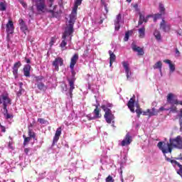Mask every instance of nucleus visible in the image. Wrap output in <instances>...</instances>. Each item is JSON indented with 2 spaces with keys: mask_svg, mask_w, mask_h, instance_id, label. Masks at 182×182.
<instances>
[{
  "mask_svg": "<svg viewBox=\"0 0 182 182\" xmlns=\"http://www.w3.org/2000/svg\"><path fill=\"white\" fill-rule=\"evenodd\" d=\"M159 150L162 151L164 154H167V153H171L173 149H178L182 150V137L178 135L176 138H171L169 142L165 143L163 141H159L157 144Z\"/></svg>",
  "mask_w": 182,
  "mask_h": 182,
  "instance_id": "f257e3e1",
  "label": "nucleus"
},
{
  "mask_svg": "<svg viewBox=\"0 0 182 182\" xmlns=\"http://www.w3.org/2000/svg\"><path fill=\"white\" fill-rule=\"evenodd\" d=\"M73 32H70L68 30H65L64 31L62 36L63 41L60 44V48H61V50H66V49H68V47H66V45H68V41H66V38H68V36H70V41H72V37L73 36Z\"/></svg>",
  "mask_w": 182,
  "mask_h": 182,
  "instance_id": "f03ea898",
  "label": "nucleus"
},
{
  "mask_svg": "<svg viewBox=\"0 0 182 182\" xmlns=\"http://www.w3.org/2000/svg\"><path fill=\"white\" fill-rule=\"evenodd\" d=\"M77 15V11H75L73 9L72 13L70 15V20L68 21V26L65 28V31H68L70 32H75V29L73 26L75 25V22H76V16Z\"/></svg>",
  "mask_w": 182,
  "mask_h": 182,
  "instance_id": "7ed1b4c3",
  "label": "nucleus"
},
{
  "mask_svg": "<svg viewBox=\"0 0 182 182\" xmlns=\"http://www.w3.org/2000/svg\"><path fill=\"white\" fill-rule=\"evenodd\" d=\"M1 97L2 99L3 109L6 110L9 105H12V100L9 97L8 92H4L1 94Z\"/></svg>",
  "mask_w": 182,
  "mask_h": 182,
  "instance_id": "20e7f679",
  "label": "nucleus"
},
{
  "mask_svg": "<svg viewBox=\"0 0 182 182\" xmlns=\"http://www.w3.org/2000/svg\"><path fill=\"white\" fill-rule=\"evenodd\" d=\"M93 117H91L90 114L87 116L88 120H96V119H100V117H102L100 109H99V107H97V105H95V109L93 111Z\"/></svg>",
  "mask_w": 182,
  "mask_h": 182,
  "instance_id": "39448f33",
  "label": "nucleus"
},
{
  "mask_svg": "<svg viewBox=\"0 0 182 182\" xmlns=\"http://www.w3.org/2000/svg\"><path fill=\"white\" fill-rule=\"evenodd\" d=\"M53 66H54L56 72H59V66H63V58L61 57H57L53 61Z\"/></svg>",
  "mask_w": 182,
  "mask_h": 182,
  "instance_id": "423d86ee",
  "label": "nucleus"
},
{
  "mask_svg": "<svg viewBox=\"0 0 182 182\" xmlns=\"http://www.w3.org/2000/svg\"><path fill=\"white\" fill-rule=\"evenodd\" d=\"M36 6L38 12H45V8H46L45 0H36Z\"/></svg>",
  "mask_w": 182,
  "mask_h": 182,
  "instance_id": "0eeeda50",
  "label": "nucleus"
},
{
  "mask_svg": "<svg viewBox=\"0 0 182 182\" xmlns=\"http://www.w3.org/2000/svg\"><path fill=\"white\" fill-rule=\"evenodd\" d=\"M105 114L104 117L105 119V122L108 123V124H110L113 120H114V114L112 113V111H104Z\"/></svg>",
  "mask_w": 182,
  "mask_h": 182,
  "instance_id": "6e6552de",
  "label": "nucleus"
},
{
  "mask_svg": "<svg viewBox=\"0 0 182 182\" xmlns=\"http://www.w3.org/2000/svg\"><path fill=\"white\" fill-rule=\"evenodd\" d=\"M133 141V139L132 138V136L130 135V133H127V134L124 136V139L121 142V146L122 147H124V146H129V144H131Z\"/></svg>",
  "mask_w": 182,
  "mask_h": 182,
  "instance_id": "1a4fd4ad",
  "label": "nucleus"
},
{
  "mask_svg": "<svg viewBox=\"0 0 182 182\" xmlns=\"http://www.w3.org/2000/svg\"><path fill=\"white\" fill-rule=\"evenodd\" d=\"M21 66H22V63H21V61H18L15 63L12 67V73L15 79H18V72Z\"/></svg>",
  "mask_w": 182,
  "mask_h": 182,
  "instance_id": "9d476101",
  "label": "nucleus"
},
{
  "mask_svg": "<svg viewBox=\"0 0 182 182\" xmlns=\"http://www.w3.org/2000/svg\"><path fill=\"white\" fill-rule=\"evenodd\" d=\"M6 28L8 35H12V33H14L15 27L14 26V22L12 21H9L8 23L6 25Z\"/></svg>",
  "mask_w": 182,
  "mask_h": 182,
  "instance_id": "9b49d317",
  "label": "nucleus"
},
{
  "mask_svg": "<svg viewBox=\"0 0 182 182\" xmlns=\"http://www.w3.org/2000/svg\"><path fill=\"white\" fill-rule=\"evenodd\" d=\"M67 80L68 82L70 89H69V93L70 97H72L73 95V90H75V79L73 78H67Z\"/></svg>",
  "mask_w": 182,
  "mask_h": 182,
  "instance_id": "f8f14e48",
  "label": "nucleus"
},
{
  "mask_svg": "<svg viewBox=\"0 0 182 182\" xmlns=\"http://www.w3.org/2000/svg\"><path fill=\"white\" fill-rule=\"evenodd\" d=\"M122 66L125 69L127 79V80H129V79H130V76H132V73L130 72V68H129V63H127L126 61H123Z\"/></svg>",
  "mask_w": 182,
  "mask_h": 182,
  "instance_id": "ddd939ff",
  "label": "nucleus"
},
{
  "mask_svg": "<svg viewBox=\"0 0 182 182\" xmlns=\"http://www.w3.org/2000/svg\"><path fill=\"white\" fill-rule=\"evenodd\" d=\"M132 49L134 52H137L138 56H143L144 55V50L136 44H132Z\"/></svg>",
  "mask_w": 182,
  "mask_h": 182,
  "instance_id": "4468645a",
  "label": "nucleus"
},
{
  "mask_svg": "<svg viewBox=\"0 0 182 182\" xmlns=\"http://www.w3.org/2000/svg\"><path fill=\"white\" fill-rule=\"evenodd\" d=\"M77 60H79V55L74 54L70 60V69H73V70L75 69V65H76Z\"/></svg>",
  "mask_w": 182,
  "mask_h": 182,
  "instance_id": "2eb2a0df",
  "label": "nucleus"
},
{
  "mask_svg": "<svg viewBox=\"0 0 182 182\" xmlns=\"http://www.w3.org/2000/svg\"><path fill=\"white\" fill-rule=\"evenodd\" d=\"M135 96L134 95L132 98H130L127 103L128 109H129L132 113H134V103H135Z\"/></svg>",
  "mask_w": 182,
  "mask_h": 182,
  "instance_id": "dca6fc26",
  "label": "nucleus"
},
{
  "mask_svg": "<svg viewBox=\"0 0 182 182\" xmlns=\"http://www.w3.org/2000/svg\"><path fill=\"white\" fill-rule=\"evenodd\" d=\"M170 24H166V21L162 19L160 23V29H162L164 32H168V31H170Z\"/></svg>",
  "mask_w": 182,
  "mask_h": 182,
  "instance_id": "f3484780",
  "label": "nucleus"
},
{
  "mask_svg": "<svg viewBox=\"0 0 182 182\" xmlns=\"http://www.w3.org/2000/svg\"><path fill=\"white\" fill-rule=\"evenodd\" d=\"M120 21H122V14H119L114 21L115 31L120 29Z\"/></svg>",
  "mask_w": 182,
  "mask_h": 182,
  "instance_id": "a211bd4d",
  "label": "nucleus"
},
{
  "mask_svg": "<svg viewBox=\"0 0 182 182\" xmlns=\"http://www.w3.org/2000/svg\"><path fill=\"white\" fill-rule=\"evenodd\" d=\"M113 107V104L110 103V102H107L106 104L102 105H101V109H102V110H104V112H110L112 111V109Z\"/></svg>",
  "mask_w": 182,
  "mask_h": 182,
  "instance_id": "6ab92c4d",
  "label": "nucleus"
},
{
  "mask_svg": "<svg viewBox=\"0 0 182 182\" xmlns=\"http://www.w3.org/2000/svg\"><path fill=\"white\" fill-rule=\"evenodd\" d=\"M31 65H25L23 68V75L26 77H31Z\"/></svg>",
  "mask_w": 182,
  "mask_h": 182,
  "instance_id": "aec40b11",
  "label": "nucleus"
},
{
  "mask_svg": "<svg viewBox=\"0 0 182 182\" xmlns=\"http://www.w3.org/2000/svg\"><path fill=\"white\" fill-rule=\"evenodd\" d=\"M38 90L41 92H46L48 90V85H45L43 82H38L36 84Z\"/></svg>",
  "mask_w": 182,
  "mask_h": 182,
  "instance_id": "412c9836",
  "label": "nucleus"
},
{
  "mask_svg": "<svg viewBox=\"0 0 182 182\" xmlns=\"http://www.w3.org/2000/svg\"><path fill=\"white\" fill-rule=\"evenodd\" d=\"M109 66L112 67L114 62H116V55L112 50H109Z\"/></svg>",
  "mask_w": 182,
  "mask_h": 182,
  "instance_id": "4be33fe9",
  "label": "nucleus"
},
{
  "mask_svg": "<svg viewBox=\"0 0 182 182\" xmlns=\"http://www.w3.org/2000/svg\"><path fill=\"white\" fill-rule=\"evenodd\" d=\"M58 8V6H54L53 10H48V12L51 14V18H58V15H59V12L56 11V9Z\"/></svg>",
  "mask_w": 182,
  "mask_h": 182,
  "instance_id": "5701e85b",
  "label": "nucleus"
},
{
  "mask_svg": "<svg viewBox=\"0 0 182 182\" xmlns=\"http://www.w3.org/2000/svg\"><path fill=\"white\" fill-rule=\"evenodd\" d=\"M139 38L143 39L146 36V28L144 26L138 30Z\"/></svg>",
  "mask_w": 182,
  "mask_h": 182,
  "instance_id": "b1692460",
  "label": "nucleus"
},
{
  "mask_svg": "<svg viewBox=\"0 0 182 182\" xmlns=\"http://www.w3.org/2000/svg\"><path fill=\"white\" fill-rule=\"evenodd\" d=\"M82 1L83 0H76L74 4L73 9L74 12H77V8L82 5Z\"/></svg>",
  "mask_w": 182,
  "mask_h": 182,
  "instance_id": "393cba45",
  "label": "nucleus"
},
{
  "mask_svg": "<svg viewBox=\"0 0 182 182\" xmlns=\"http://www.w3.org/2000/svg\"><path fill=\"white\" fill-rule=\"evenodd\" d=\"M153 68L154 69H159V71L161 72V68H163V63H161V61H158L153 65Z\"/></svg>",
  "mask_w": 182,
  "mask_h": 182,
  "instance_id": "a878e982",
  "label": "nucleus"
},
{
  "mask_svg": "<svg viewBox=\"0 0 182 182\" xmlns=\"http://www.w3.org/2000/svg\"><path fill=\"white\" fill-rule=\"evenodd\" d=\"M154 36H155L156 41H161V33H160V31H159L158 30L154 31Z\"/></svg>",
  "mask_w": 182,
  "mask_h": 182,
  "instance_id": "bb28decb",
  "label": "nucleus"
},
{
  "mask_svg": "<svg viewBox=\"0 0 182 182\" xmlns=\"http://www.w3.org/2000/svg\"><path fill=\"white\" fill-rule=\"evenodd\" d=\"M167 160H169L171 164H175L176 166H178V167H179V170L178 171H181V170L182 171V165L180 164V163H178L177 161L173 159L171 160L170 159H167Z\"/></svg>",
  "mask_w": 182,
  "mask_h": 182,
  "instance_id": "cd10ccee",
  "label": "nucleus"
},
{
  "mask_svg": "<svg viewBox=\"0 0 182 182\" xmlns=\"http://www.w3.org/2000/svg\"><path fill=\"white\" fill-rule=\"evenodd\" d=\"M28 137L34 139V140H36V134H35V132H33V129H28Z\"/></svg>",
  "mask_w": 182,
  "mask_h": 182,
  "instance_id": "c85d7f7f",
  "label": "nucleus"
},
{
  "mask_svg": "<svg viewBox=\"0 0 182 182\" xmlns=\"http://www.w3.org/2000/svg\"><path fill=\"white\" fill-rule=\"evenodd\" d=\"M4 116L8 120L9 119H14V114L8 113V108H6V110H4Z\"/></svg>",
  "mask_w": 182,
  "mask_h": 182,
  "instance_id": "c756f323",
  "label": "nucleus"
},
{
  "mask_svg": "<svg viewBox=\"0 0 182 182\" xmlns=\"http://www.w3.org/2000/svg\"><path fill=\"white\" fill-rule=\"evenodd\" d=\"M23 137L24 139V141L23 143V146H26V144H28L32 139L30 136H26V135H23Z\"/></svg>",
  "mask_w": 182,
  "mask_h": 182,
  "instance_id": "7c9ffc66",
  "label": "nucleus"
},
{
  "mask_svg": "<svg viewBox=\"0 0 182 182\" xmlns=\"http://www.w3.org/2000/svg\"><path fill=\"white\" fill-rule=\"evenodd\" d=\"M136 113V117L140 118V116L142 114L143 111L141 110V108H140L139 106H137V109L134 111Z\"/></svg>",
  "mask_w": 182,
  "mask_h": 182,
  "instance_id": "2f4dec72",
  "label": "nucleus"
},
{
  "mask_svg": "<svg viewBox=\"0 0 182 182\" xmlns=\"http://www.w3.org/2000/svg\"><path fill=\"white\" fill-rule=\"evenodd\" d=\"M159 11H160V14L159 15H164L165 11H166V8H164V6L163 5V4H159Z\"/></svg>",
  "mask_w": 182,
  "mask_h": 182,
  "instance_id": "473e14b6",
  "label": "nucleus"
},
{
  "mask_svg": "<svg viewBox=\"0 0 182 182\" xmlns=\"http://www.w3.org/2000/svg\"><path fill=\"white\" fill-rule=\"evenodd\" d=\"M145 17L141 14V13H139V20L138 21V25H143V22H144Z\"/></svg>",
  "mask_w": 182,
  "mask_h": 182,
  "instance_id": "72a5a7b5",
  "label": "nucleus"
},
{
  "mask_svg": "<svg viewBox=\"0 0 182 182\" xmlns=\"http://www.w3.org/2000/svg\"><path fill=\"white\" fill-rule=\"evenodd\" d=\"M37 122H38L41 124H49V122L43 118H38Z\"/></svg>",
  "mask_w": 182,
  "mask_h": 182,
  "instance_id": "f704fd0d",
  "label": "nucleus"
},
{
  "mask_svg": "<svg viewBox=\"0 0 182 182\" xmlns=\"http://www.w3.org/2000/svg\"><path fill=\"white\" fill-rule=\"evenodd\" d=\"M56 42V36L54 37H51L49 45H50V48H52V46H53V45Z\"/></svg>",
  "mask_w": 182,
  "mask_h": 182,
  "instance_id": "c9c22d12",
  "label": "nucleus"
},
{
  "mask_svg": "<svg viewBox=\"0 0 182 182\" xmlns=\"http://www.w3.org/2000/svg\"><path fill=\"white\" fill-rule=\"evenodd\" d=\"M0 11H6V3H0Z\"/></svg>",
  "mask_w": 182,
  "mask_h": 182,
  "instance_id": "e433bc0d",
  "label": "nucleus"
},
{
  "mask_svg": "<svg viewBox=\"0 0 182 182\" xmlns=\"http://www.w3.org/2000/svg\"><path fill=\"white\" fill-rule=\"evenodd\" d=\"M42 80H43V76H37L35 77L36 83H42Z\"/></svg>",
  "mask_w": 182,
  "mask_h": 182,
  "instance_id": "4c0bfd02",
  "label": "nucleus"
},
{
  "mask_svg": "<svg viewBox=\"0 0 182 182\" xmlns=\"http://www.w3.org/2000/svg\"><path fill=\"white\" fill-rule=\"evenodd\" d=\"M60 134H62V127H58L55 132V136L60 137Z\"/></svg>",
  "mask_w": 182,
  "mask_h": 182,
  "instance_id": "58836bf2",
  "label": "nucleus"
},
{
  "mask_svg": "<svg viewBox=\"0 0 182 182\" xmlns=\"http://www.w3.org/2000/svg\"><path fill=\"white\" fill-rule=\"evenodd\" d=\"M106 182H114V179H113V176L109 175L106 179H105Z\"/></svg>",
  "mask_w": 182,
  "mask_h": 182,
  "instance_id": "ea45409f",
  "label": "nucleus"
},
{
  "mask_svg": "<svg viewBox=\"0 0 182 182\" xmlns=\"http://www.w3.org/2000/svg\"><path fill=\"white\" fill-rule=\"evenodd\" d=\"M59 137L60 136H58L56 135L54 136L52 146H55V144H56V143H58V141L59 140Z\"/></svg>",
  "mask_w": 182,
  "mask_h": 182,
  "instance_id": "a19ab883",
  "label": "nucleus"
},
{
  "mask_svg": "<svg viewBox=\"0 0 182 182\" xmlns=\"http://www.w3.org/2000/svg\"><path fill=\"white\" fill-rule=\"evenodd\" d=\"M20 26H21L20 29L21 31H22V32H25V31H28V26H26V24H23Z\"/></svg>",
  "mask_w": 182,
  "mask_h": 182,
  "instance_id": "79ce46f5",
  "label": "nucleus"
},
{
  "mask_svg": "<svg viewBox=\"0 0 182 182\" xmlns=\"http://www.w3.org/2000/svg\"><path fill=\"white\" fill-rule=\"evenodd\" d=\"M161 18V14H156L154 17V22H156L157 19Z\"/></svg>",
  "mask_w": 182,
  "mask_h": 182,
  "instance_id": "37998d69",
  "label": "nucleus"
},
{
  "mask_svg": "<svg viewBox=\"0 0 182 182\" xmlns=\"http://www.w3.org/2000/svg\"><path fill=\"white\" fill-rule=\"evenodd\" d=\"M25 92V90L23 88H19L18 92H17V96L19 97L20 96H22V94Z\"/></svg>",
  "mask_w": 182,
  "mask_h": 182,
  "instance_id": "c03bdc74",
  "label": "nucleus"
},
{
  "mask_svg": "<svg viewBox=\"0 0 182 182\" xmlns=\"http://www.w3.org/2000/svg\"><path fill=\"white\" fill-rule=\"evenodd\" d=\"M170 112H171V113H177V107L172 106V107L170 108Z\"/></svg>",
  "mask_w": 182,
  "mask_h": 182,
  "instance_id": "a18cd8bd",
  "label": "nucleus"
},
{
  "mask_svg": "<svg viewBox=\"0 0 182 182\" xmlns=\"http://www.w3.org/2000/svg\"><path fill=\"white\" fill-rule=\"evenodd\" d=\"M149 114V116H156L157 112H151L150 109L146 110V114Z\"/></svg>",
  "mask_w": 182,
  "mask_h": 182,
  "instance_id": "49530a36",
  "label": "nucleus"
},
{
  "mask_svg": "<svg viewBox=\"0 0 182 182\" xmlns=\"http://www.w3.org/2000/svg\"><path fill=\"white\" fill-rule=\"evenodd\" d=\"M129 36H130V33L127 32V33H125V36H124V42H127V41H129Z\"/></svg>",
  "mask_w": 182,
  "mask_h": 182,
  "instance_id": "de8ad7c7",
  "label": "nucleus"
},
{
  "mask_svg": "<svg viewBox=\"0 0 182 182\" xmlns=\"http://www.w3.org/2000/svg\"><path fill=\"white\" fill-rule=\"evenodd\" d=\"M169 69H170L171 72H174V70H176V66L174 65V64H173V63L170 64Z\"/></svg>",
  "mask_w": 182,
  "mask_h": 182,
  "instance_id": "09e8293b",
  "label": "nucleus"
},
{
  "mask_svg": "<svg viewBox=\"0 0 182 182\" xmlns=\"http://www.w3.org/2000/svg\"><path fill=\"white\" fill-rule=\"evenodd\" d=\"M151 15H148L146 16V17H145L144 22H145L146 23V22H149V18H151Z\"/></svg>",
  "mask_w": 182,
  "mask_h": 182,
  "instance_id": "8fccbe9b",
  "label": "nucleus"
},
{
  "mask_svg": "<svg viewBox=\"0 0 182 182\" xmlns=\"http://www.w3.org/2000/svg\"><path fill=\"white\" fill-rule=\"evenodd\" d=\"M18 23H19L20 26L22 25H25V21H23V19H22V18H20L18 20Z\"/></svg>",
  "mask_w": 182,
  "mask_h": 182,
  "instance_id": "3c124183",
  "label": "nucleus"
},
{
  "mask_svg": "<svg viewBox=\"0 0 182 182\" xmlns=\"http://www.w3.org/2000/svg\"><path fill=\"white\" fill-rule=\"evenodd\" d=\"M0 127H1V132L3 133H5V132H6V128H5V127L2 126V124H1V123H0Z\"/></svg>",
  "mask_w": 182,
  "mask_h": 182,
  "instance_id": "603ef678",
  "label": "nucleus"
},
{
  "mask_svg": "<svg viewBox=\"0 0 182 182\" xmlns=\"http://www.w3.org/2000/svg\"><path fill=\"white\" fill-rule=\"evenodd\" d=\"M164 110H170V109H166L164 108V107H161L159 109V112H163Z\"/></svg>",
  "mask_w": 182,
  "mask_h": 182,
  "instance_id": "864d4df0",
  "label": "nucleus"
},
{
  "mask_svg": "<svg viewBox=\"0 0 182 182\" xmlns=\"http://www.w3.org/2000/svg\"><path fill=\"white\" fill-rule=\"evenodd\" d=\"M31 149L30 148H25L24 149V153L28 156V153H29Z\"/></svg>",
  "mask_w": 182,
  "mask_h": 182,
  "instance_id": "5fc2aeb1",
  "label": "nucleus"
},
{
  "mask_svg": "<svg viewBox=\"0 0 182 182\" xmlns=\"http://www.w3.org/2000/svg\"><path fill=\"white\" fill-rule=\"evenodd\" d=\"M32 127H33V124L30 123L29 125L28 126V130H32Z\"/></svg>",
  "mask_w": 182,
  "mask_h": 182,
  "instance_id": "6e6d98bb",
  "label": "nucleus"
},
{
  "mask_svg": "<svg viewBox=\"0 0 182 182\" xmlns=\"http://www.w3.org/2000/svg\"><path fill=\"white\" fill-rule=\"evenodd\" d=\"M164 63H168V65H171V61L170 60H164Z\"/></svg>",
  "mask_w": 182,
  "mask_h": 182,
  "instance_id": "4d7b16f0",
  "label": "nucleus"
},
{
  "mask_svg": "<svg viewBox=\"0 0 182 182\" xmlns=\"http://www.w3.org/2000/svg\"><path fill=\"white\" fill-rule=\"evenodd\" d=\"M18 85H19V89H23V82H18Z\"/></svg>",
  "mask_w": 182,
  "mask_h": 182,
  "instance_id": "13d9d810",
  "label": "nucleus"
},
{
  "mask_svg": "<svg viewBox=\"0 0 182 182\" xmlns=\"http://www.w3.org/2000/svg\"><path fill=\"white\" fill-rule=\"evenodd\" d=\"M159 110L158 111H156V109L153 108L152 109V111H151V113H156V114H159Z\"/></svg>",
  "mask_w": 182,
  "mask_h": 182,
  "instance_id": "bf43d9fd",
  "label": "nucleus"
},
{
  "mask_svg": "<svg viewBox=\"0 0 182 182\" xmlns=\"http://www.w3.org/2000/svg\"><path fill=\"white\" fill-rule=\"evenodd\" d=\"M25 61L26 62V63H31V59L30 58H25Z\"/></svg>",
  "mask_w": 182,
  "mask_h": 182,
  "instance_id": "052dcab7",
  "label": "nucleus"
},
{
  "mask_svg": "<svg viewBox=\"0 0 182 182\" xmlns=\"http://www.w3.org/2000/svg\"><path fill=\"white\" fill-rule=\"evenodd\" d=\"M21 4L22 6H23V8H26V3H25L24 1H21Z\"/></svg>",
  "mask_w": 182,
  "mask_h": 182,
  "instance_id": "680f3d73",
  "label": "nucleus"
},
{
  "mask_svg": "<svg viewBox=\"0 0 182 182\" xmlns=\"http://www.w3.org/2000/svg\"><path fill=\"white\" fill-rule=\"evenodd\" d=\"M175 52H176V55H178V56H179L180 51L178 50V48H176Z\"/></svg>",
  "mask_w": 182,
  "mask_h": 182,
  "instance_id": "e2e57ef3",
  "label": "nucleus"
},
{
  "mask_svg": "<svg viewBox=\"0 0 182 182\" xmlns=\"http://www.w3.org/2000/svg\"><path fill=\"white\" fill-rule=\"evenodd\" d=\"M176 160H182V154H180L179 157L176 158Z\"/></svg>",
  "mask_w": 182,
  "mask_h": 182,
  "instance_id": "0e129e2a",
  "label": "nucleus"
},
{
  "mask_svg": "<svg viewBox=\"0 0 182 182\" xmlns=\"http://www.w3.org/2000/svg\"><path fill=\"white\" fill-rule=\"evenodd\" d=\"M177 174H178L179 176H181V177H182V171H177Z\"/></svg>",
  "mask_w": 182,
  "mask_h": 182,
  "instance_id": "69168bd1",
  "label": "nucleus"
},
{
  "mask_svg": "<svg viewBox=\"0 0 182 182\" xmlns=\"http://www.w3.org/2000/svg\"><path fill=\"white\" fill-rule=\"evenodd\" d=\"M74 69H75V68L71 69V73H72L73 76H75V70H74Z\"/></svg>",
  "mask_w": 182,
  "mask_h": 182,
  "instance_id": "338daca9",
  "label": "nucleus"
},
{
  "mask_svg": "<svg viewBox=\"0 0 182 182\" xmlns=\"http://www.w3.org/2000/svg\"><path fill=\"white\" fill-rule=\"evenodd\" d=\"M30 11H31V12H33V6L30 7Z\"/></svg>",
  "mask_w": 182,
  "mask_h": 182,
  "instance_id": "774afa93",
  "label": "nucleus"
}]
</instances>
